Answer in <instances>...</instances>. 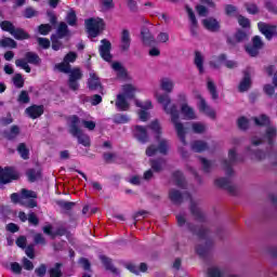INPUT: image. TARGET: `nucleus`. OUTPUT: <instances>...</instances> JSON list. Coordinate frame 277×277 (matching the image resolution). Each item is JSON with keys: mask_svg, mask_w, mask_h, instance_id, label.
I'll list each match as a JSON object with an SVG mask.
<instances>
[{"mask_svg": "<svg viewBox=\"0 0 277 277\" xmlns=\"http://www.w3.org/2000/svg\"><path fill=\"white\" fill-rule=\"evenodd\" d=\"M169 199L173 205H183V200H189L190 213L192 215H194L195 220L201 223L207 222V216H205V213H202L200 208H198L196 201H194V198H192V194H189V192L181 193L180 190L173 188L169 190Z\"/></svg>", "mask_w": 277, "mask_h": 277, "instance_id": "obj_1", "label": "nucleus"}, {"mask_svg": "<svg viewBox=\"0 0 277 277\" xmlns=\"http://www.w3.org/2000/svg\"><path fill=\"white\" fill-rule=\"evenodd\" d=\"M70 123H69V133L72 135V137H77L78 144H81L82 146L90 148L92 146V141L90 140V135L83 133V130L79 128V124H81V119L77 115H72L69 117Z\"/></svg>", "mask_w": 277, "mask_h": 277, "instance_id": "obj_2", "label": "nucleus"}, {"mask_svg": "<svg viewBox=\"0 0 277 277\" xmlns=\"http://www.w3.org/2000/svg\"><path fill=\"white\" fill-rule=\"evenodd\" d=\"M163 111L171 116V121L174 123L177 137H180L182 144L186 146L187 141L185 140V135L187 132L185 131V127L183 126V123L179 122V108H176V105H164Z\"/></svg>", "mask_w": 277, "mask_h": 277, "instance_id": "obj_3", "label": "nucleus"}, {"mask_svg": "<svg viewBox=\"0 0 277 277\" xmlns=\"http://www.w3.org/2000/svg\"><path fill=\"white\" fill-rule=\"evenodd\" d=\"M29 64H32L34 66L40 65V56L35 52H27L25 54V58H17L15 61V66H17V68H22L26 72H31Z\"/></svg>", "mask_w": 277, "mask_h": 277, "instance_id": "obj_4", "label": "nucleus"}, {"mask_svg": "<svg viewBox=\"0 0 277 277\" xmlns=\"http://www.w3.org/2000/svg\"><path fill=\"white\" fill-rule=\"evenodd\" d=\"M0 27L3 31H8L15 38V40H29V34L23 28H16L10 21H3L0 23Z\"/></svg>", "mask_w": 277, "mask_h": 277, "instance_id": "obj_5", "label": "nucleus"}, {"mask_svg": "<svg viewBox=\"0 0 277 277\" xmlns=\"http://www.w3.org/2000/svg\"><path fill=\"white\" fill-rule=\"evenodd\" d=\"M84 25L87 28V31L91 38H96L103 29H105V22L103 19L96 17H91L84 21Z\"/></svg>", "mask_w": 277, "mask_h": 277, "instance_id": "obj_6", "label": "nucleus"}, {"mask_svg": "<svg viewBox=\"0 0 277 277\" xmlns=\"http://www.w3.org/2000/svg\"><path fill=\"white\" fill-rule=\"evenodd\" d=\"M21 179V173L14 170L12 167H5L4 169L0 167V186L9 185L13 181H18Z\"/></svg>", "mask_w": 277, "mask_h": 277, "instance_id": "obj_7", "label": "nucleus"}, {"mask_svg": "<svg viewBox=\"0 0 277 277\" xmlns=\"http://www.w3.org/2000/svg\"><path fill=\"white\" fill-rule=\"evenodd\" d=\"M133 94H135V87L133 84H124L122 93L117 95L116 105H129L130 101H133Z\"/></svg>", "mask_w": 277, "mask_h": 277, "instance_id": "obj_8", "label": "nucleus"}, {"mask_svg": "<svg viewBox=\"0 0 277 277\" xmlns=\"http://www.w3.org/2000/svg\"><path fill=\"white\" fill-rule=\"evenodd\" d=\"M169 144L168 140L163 138L159 141L158 146L155 144L149 145L146 148L145 155L147 157H155L157 153H160V155H168Z\"/></svg>", "mask_w": 277, "mask_h": 277, "instance_id": "obj_9", "label": "nucleus"}, {"mask_svg": "<svg viewBox=\"0 0 277 277\" xmlns=\"http://www.w3.org/2000/svg\"><path fill=\"white\" fill-rule=\"evenodd\" d=\"M228 159L222 160L223 169L225 170L226 176H233L235 174V171L233 170V163L237 161V150L229 149L228 151Z\"/></svg>", "mask_w": 277, "mask_h": 277, "instance_id": "obj_10", "label": "nucleus"}, {"mask_svg": "<svg viewBox=\"0 0 277 277\" xmlns=\"http://www.w3.org/2000/svg\"><path fill=\"white\" fill-rule=\"evenodd\" d=\"M69 80H68V85L70 88V90H79V82L80 79L83 78V72H81V69L79 68H74V69H70L69 72Z\"/></svg>", "mask_w": 277, "mask_h": 277, "instance_id": "obj_11", "label": "nucleus"}, {"mask_svg": "<svg viewBox=\"0 0 277 277\" xmlns=\"http://www.w3.org/2000/svg\"><path fill=\"white\" fill-rule=\"evenodd\" d=\"M222 64H224L226 68H237V62L226 60L225 54H221L217 57L216 62H213V61L210 62V66L215 70H217V68H221Z\"/></svg>", "mask_w": 277, "mask_h": 277, "instance_id": "obj_12", "label": "nucleus"}, {"mask_svg": "<svg viewBox=\"0 0 277 277\" xmlns=\"http://www.w3.org/2000/svg\"><path fill=\"white\" fill-rule=\"evenodd\" d=\"M119 48L122 53L131 51V31L128 29H123L121 32Z\"/></svg>", "mask_w": 277, "mask_h": 277, "instance_id": "obj_13", "label": "nucleus"}, {"mask_svg": "<svg viewBox=\"0 0 277 277\" xmlns=\"http://www.w3.org/2000/svg\"><path fill=\"white\" fill-rule=\"evenodd\" d=\"M141 40L145 47H153L157 44V39H155V36L150 34V29L147 27H143L141 29Z\"/></svg>", "mask_w": 277, "mask_h": 277, "instance_id": "obj_14", "label": "nucleus"}, {"mask_svg": "<svg viewBox=\"0 0 277 277\" xmlns=\"http://www.w3.org/2000/svg\"><path fill=\"white\" fill-rule=\"evenodd\" d=\"M248 34L243 30H238L233 37H227V44L230 47H237L241 42H247Z\"/></svg>", "mask_w": 277, "mask_h": 277, "instance_id": "obj_15", "label": "nucleus"}, {"mask_svg": "<svg viewBox=\"0 0 277 277\" xmlns=\"http://www.w3.org/2000/svg\"><path fill=\"white\" fill-rule=\"evenodd\" d=\"M258 27L261 31V34H263L267 40H272V38H274V36H277V27L276 26H272L269 24H265V23H259Z\"/></svg>", "mask_w": 277, "mask_h": 277, "instance_id": "obj_16", "label": "nucleus"}, {"mask_svg": "<svg viewBox=\"0 0 277 277\" xmlns=\"http://www.w3.org/2000/svg\"><path fill=\"white\" fill-rule=\"evenodd\" d=\"M100 55L105 60V62H109L111 60V42L109 40H102V44L100 45Z\"/></svg>", "mask_w": 277, "mask_h": 277, "instance_id": "obj_17", "label": "nucleus"}, {"mask_svg": "<svg viewBox=\"0 0 277 277\" xmlns=\"http://www.w3.org/2000/svg\"><path fill=\"white\" fill-rule=\"evenodd\" d=\"M212 248H213V240L208 239V240H206L205 246L198 245L196 247V253L198 254V256H200V259H207V256H209V252H211Z\"/></svg>", "mask_w": 277, "mask_h": 277, "instance_id": "obj_18", "label": "nucleus"}, {"mask_svg": "<svg viewBox=\"0 0 277 277\" xmlns=\"http://www.w3.org/2000/svg\"><path fill=\"white\" fill-rule=\"evenodd\" d=\"M252 88V77L250 76V70L243 72V78L238 84L239 92H248Z\"/></svg>", "mask_w": 277, "mask_h": 277, "instance_id": "obj_19", "label": "nucleus"}, {"mask_svg": "<svg viewBox=\"0 0 277 277\" xmlns=\"http://www.w3.org/2000/svg\"><path fill=\"white\" fill-rule=\"evenodd\" d=\"M134 137L137 140V142H141V144H146L148 142V131L144 126H135L134 130Z\"/></svg>", "mask_w": 277, "mask_h": 277, "instance_id": "obj_20", "label": "nucleus"}, {"mask_svg": "<svg viewBox=\"0 0 277 277\" xmlns=\"http://www.w3.org/2000/svg\"><path fill=\"white\" fill-rule=\"evenodd\" d=\"M201 23H202L205 29H207L208 31H212V32L220 31V28H221L220 22L213 17L205 18V19H202Z\"/></svg>", "mask_w": 277, "mask_h": 277, "instance_id": "obj_21", "label": "nucleus"}, {"mask_svg": "<svg viewBox=\"0 0 277 277\" xmlns=\"http://www.w3.org/2000/svg\"><path fill=\"white\" fill-rule=\"evenodd\" d=\"M88 87L89 90L93 91L103 90V84H101V78H98V76L94 71L90 72V77L88 79Z\"/></svg>", "mask_w": 277, "mask_h": 277, "instance_id": "obj_22", "label": "nucleus"}, {"mask_svg": "<svg viewBox=\"0 0 277 277\" xmlns=\"http://www.w3.org/2000/svg\"><path fill=\"white\" fill-rule=\"evenodd\" d=\"M214 185L220 187L221 189H227L229 194L235 193V186L230 184V179L228 177H220L214 181Z\"/></svg>", "mask_w": 277, "mask_h": 277, "instance_id": "obj_23", "label": "nucleus"}, {"mask_svg": "<svg viewBox=\"0 0 277 277\" xmlns=\"http://www.w3.org/2000/svg\"><path fill=\"white\" fill-rule=\"evenodd\" d=\"M186 226L189 233H193V235H197L199 239H207V237L209 236V230L207 228L201 227L198 229V226L193 223H186Z\"/></svg>", "mask_w": 277, "mask_h": 277, "instance_id": "obj_24", "label": "nucleus"}, {"mask_svg": "<svg viewBox=\"0 0 277 277\" xmlns=\"http://www.w3.org/2000/svg\"><path fill=\"white\" fill-rule=\"evenodd\" d=\"M26 114L29 116V118L36 120V118H40V116L44 114V106L30 105L28 108H26Z\"/></svg>", "mask_w": 277, "mask_h": 277, "instance_id": "obj_25", "label": "nucleus"}, {"mask_svg": "<svg viewBox=\"0 0 277 277\" xmlns=\"http://www.w3.org/2000/svg\"><path fill=\"white\" fill-rule=\"evenodd\" d=\"M186 11L190 21V34L196 37L198 36V19H196V14H194V11L189 6L186 8Z\"/></svg>", "mask_w": 277, "mask_h": 277, "instance_id": "obj_26", "label": "nucleus"}, {"mask_svg": "<svg viewBox=\"0 0 277 277\" xmlns=\"http://www.w3.org/2000/svg\"><path fill=\"white\" fill-rule=\"evenodd\" d=\"M159 85L163 92H167V94H171V92L174 91V80L168 77L161 78L159 81Z\"/></svg>", "mask_w": 277, "mask_h": 277, "instance_id": "obj_27", "label": "nucleus"}, {"mask_svg": "<svg viewBox=\"0 0 277 277\" xmlns=\"http://www.w3.org/2000/svg\"><path fill=\"white\" fill-rule=\"evenodd\" d=\"M21 135V128L18 126H12L10 130L3 131V137L9 142L16 140Z\"/></svg>", "mask_w": 277, "mask_h": 277, "instance_id": "obj_28", "label": "nucleus"}, {"mask_svg": "<svg viewBox=\"0 0 277 277\" xmlns=\"http://www.w3.org/2000/svg\"><path fill=\"white\" fill-rule=\"evenodd\" d=\"M172 177L175 181L176 187H180V189H185L187 187V183L185 182V175L181 171H175L172 173Z\"/></svg>", "mask_w": 277, "mask_h": 277, "instance_id": "obj_29", "label": "nucleus"}, {"mask_svg": "<svg viewBox=\"0 0 277 277\" xmlns=\"http://www.w3.org/2000/svg\"><path fill=\"white\" fill-rule=\"evenodd\" d=\"M149 166L151 170L155 172H161L166 166V159L164 158H156L149 160Z\"/></svg>", "mask_w": 277, "mask_h": 277, "instance_id": "obj_30", "label": "nucleus"}, {"mask_svg": "<svg viewBox=\"0 0 277 277\" xmlns=\"http://www.w3.org/2000/svg\"><path fill=\"white\" fill-rule=\"evenodd\" d=\"M100 259L107 272H111V274H119L118 268L114 266V263L110 258L106 255H101Z\"/></svg>", "mask_w": 277, "mask_h": 277, "instance_id": "obj_31", "label": "nucleus"}, {"mask_svg": "<svg viewBox=\"0 0 277 277\" xmlns=\"http://www.w3.org/2000/svg\"><path fill=\"white\" fill-rule=\"evenodd\" d=\"M138 107H142V109L137 113L141 122H147L148 118H150V113H148V109H153V105H138Z\"/></svg>", "mask_w": 277, "mask_h": 277, "instance_id": "obj_32", "label": "nucleus"}, {"mask_svg": "<svg viewBox=\"0 0 277 277\" xmlns=\"http://www.w3.org/2000/svg\"><path fill=\"white\" fill-rule=\"evenodd\" d=\"M276 135H277L276 128H274L272 126L266 127L264 137H265V140H267L269 146H274V138L276 137Z\"/></svg>", "mask_w": 277, "mask_h": 277, "instance_id": "obj_33", "label": "nucleus"}, {"mask_svg": "<svg viewBox=\"0 0 277 277\" xmlns=\"http://www.w3.org/2000/svg\"><path fill=\"white\" fill-rule=\"evenodd\" d=\"M195 66H197L200 75H202L205 72V56H202V53H200L199 51L195 52Z\"/></svg>", "mask_w": 277, "mask_h": 277, "instance_id": "obj_34", "label": "nucleus"}, {"mask_svg": "<svg viewBox=\"0 0 277 277\" xmlns=\"http://www.w3.org/2000/svg\"><path fill=\"white\" fill-rule=\"evenodd\" d=\"M70 34V30H68V25L65 22H61L58 24V27L56 29V38H66Z\"/></svg>", "mask_w": 277, "mask_h": 277, "instance_id": "obj_35", "label": "nucleus"}, {"mask_svg": "<svg viewBox=\"0 0 277 277\" xmlns=\"http://www.w3.org/2000/svg\"><path fill=\"white\" fill-rule=\"evenodd\" d=\"M208 148L209 145L205 141H195L192 143V150L195 153H205Z\"/></svg>", "mask_w": 277, "mask_h": 277, "instance_id": "obj_36", "label": "nucleus"}, {"mask_svg": "<svg viewBox=\"0 0 277 277\" xmlns=\"http://www.w3.org/2000/svg\"><path fill=\"white\" fill-rule=\"evenodd\" d=\"M148 129H151V131L156 133V141L159 142L161 140V124L159 123V120L155 119L151 121Z\"/></svg>", "mask_w": 277, "mask_h": 277, "instance_id": "obj_37", "label": "nucleus"}, {"mask_svg": "<svg viewBox=\"0 0 277 277\" xmlns=\"http://www.w3.org/2000/svg\"><path fill=\"white\" fill-rule=\"evenodd\" d=\"M253 120L256 127H269L271 124L269 117H267V115H261L260 117L253 118Z\"/></svg>", "mask_w": 277, "mask_h": 277, "instance_id": "obj_38", "label": "nucleus"}, {"mask_svg": "<svg viewBox=\"0 0 277 277\" xmlns=\"http://www.w3.org/2000/svg\"><path fill=\"white\" fill-rule=\"evenodd\" d=\"M27 176H28V181H30V183H36V181H38V179H42V171L40 170H36V169H30L27 172Z\"/></svg>", "mask_w": 277, "mask_h": 277, "instance_id": "obj_39", "label": "nucleus"}, {"mask_svg": "<svg viewBox=\"0 0 277 277\" xmlns=\"http://www.w3.org/2000/svg\"><path fill=\"white\" fill-rule=\"evenodd\" d=\"M182 114L188 120H195L196 114L194 113V108L189 107V105H182Z\"/></svg>", "mask_w": 277, "mask_h": 277, "instance_id": "obj_40", "label": "nucleus"}, {"mask_svg": "<svg viewBox=\"0 0 277 277\" xmlns=\"http://www.w3.org/2000/svg\"><path fill=\"white\" fill-rule=\"evenodd\" d=\"M0 47H2V49H16L17 43L14 41V39L6 37L0 40Z\"/></svg>", "mask_w": 277, "mask_h": 277, "instance_id": "obj_41", "label": "nucleus"}, {"mask_svg": "<svg viewBox=\"0 0 277 277\" xmlns=\"http://www.w3.org/2000/svg\"><path fill=\"white\" fill-rule=\"evenodd\" d=\"M62 263H55L54 267L49 269V276L50 277H62L63 273H62Z\"/></svg>", "mask_w": 277, "mask_h": 277, "instance_id": "obj_42", "label": "nucleus"}, {"mask_svg": "<svg viewBox=\"0 0 277 277\" xmlns=\"http://www.w3.org/2000/svg\"><path fill=\"white\" fill-rule=\"evenodd\" d=\"M17 153L21 155L22 159H29V148H27V145L25 143H19L17 146Z\"/></svg>", "mask_w": 277, "mask_h": 277, "instance_id": "obj_43", "label": "nucleus"}, {"mask_svg": "<svg viewBox=\"0 0 277 277\" xmlns=\"http://www.w3.org/2000/svg\"><path fill=\"white\" fill-rule=\"evenodd\" d=\"M111 68L117 72L118 77H127V69L120 63H113Z\"/></svg>", "mask_w": 277, "mask_h": 277, "instance_id": "obj_44", "label": "nucleus"}, {"mask_svg": "<svg viewBox=\"0 0 277 277\" xmlns=\"http://www.w3.org/2000/svg\"><path fill=\"white\" fill-rule=\"evenodd\" d=\"M200 111H202L203 114H206V116H208L209 118H211L212 120H215V110H213L211 108V106L209 105H200L199 106Z\"/></svg>", "mask_w": 277, "mask_h": 277, "instance_id": "obj_45", "label": "nucleus"}, {"mask_svg": "<svg viewBox=\"0 0 277 277\" xmlns=\"http://www.w3.org/2000/svg\"><path fill=\"white\" fill-rule=\"evenodd\" d=\"M51 40H52V49L53 51H60V49H64V43H62V38L55 36V35H52L51 37Z\"/></svg>", "mask_w": 277, "mask_h": 277, "instance_id": "obj_46", "label": "nucleus"}, {"mask_svg": "<svg viewBox=\"0 0 277 277\" xmlns=\"http://www.w3.org/2000/svg\"><path fill=\"white\" fill-rule=\"evenodd\" d=\"M155 96L157 103H159L160 105H170V103H172V100L168 94H156Z\"/></svg>", "mask_w": 277, "mask_h": 277, "instance_id": "obj_47", "label": "nucleus"}, {"mask_svg": "<svg viewBox=\"0 0 277 277\" xmlns=\"http://www.w3.org/2000/svg\"><path fill=\"white\" fill-rule=\"evenodd\" d=\"M55 68L60 70V72H64L65 75H68L70 72V64L66 61H63L61 64H56Z\"/></svg>", "mask_w": 277, "mask_h": 277, "instance_id": "obj_48", "label": "nucleus"}, {"mask_svg": "<svg viewBox=\"0 0 277 277\" xmlns=\"http://www.w3.org/2000/svg\"><path fill=\"white\" fill-rule=\"evenodd\" d=\"M131 120L129 116L122 115V114H117L114 116V122L115 124H127Z\"/></svg>", "mask_w": 277, "mask_h": 277, "instance_id": "obj_49", "label": "nucleus"}, {"mask_svg": "<svg viewBox=\"0 0 277 277\" xmlns=\"http://www.w3.org/2000/svg\"><path fill=\"white\" fill-rule=\"evenodd\" d=\"M75 202L72 201H64L60 200L57 201V206L63 209V211H72V208L75 207Z\"/></svg>", "mask_w": 277, "mask_h": 277, "instance_id": "obj_50", "label": "nucleus"}, {"mask_svg": "<svg viewBox=\"0 0 277 277\" xmlns=\"http://www.w3.org/2000/svg\"><path fill=\"white\" fill-rule=\"evenodd\" d=\"M237 124L240 131H248V127H250V121L246 117H240L238 118Z\"/></svg>", "mask_w": 277, "mask_h": 277, "instance_id": "obj_51", "label": "nucleus"}, {"mask_svg": "<svg viewBox=\"0 0 277 277\" xmlns=\"http://www.w3.org/2000/svg\"><path fill=\"white\" fill-rule=\"evenodd\" d=\"M201 163H202V168H203V172L206 174H209V172H211V168H213V161L208 160L207 158H199Z\"/></svg>", "mask_w": 277, "mask_h": 277, "instance_id": "obj_52", "label": "nucleus"}, {"mask_svg": "<svg viewBox=\"0 0 277 277\" xmlns=\"http://www.w3.org/2000/svg\"><path fill=\"white\" fill-rule=\"evenodd\" d=\"M66 22L70 27L77 26V13H75V11H70L66 16Z\"/></svg>", "mask_w": 277, "mask_h": 277, "instance_id": "obj_53", "label": "nucleus"}, {"mask_svg": "<svg viewBox=\"0 0 277 277\" xmlns=\"http://www.w3.org/2000/svg\"><path fill=\"white\" fill-rule=\"evenodd\" d=\"M28 224H30V226H39L40 219L38 217L36 212L28 213Z\"/></svg>", "mask_w": 277, "mask_h": 277, "instance_id": "obj_54", "label": "nucleus"}, {"mask_svg": "<svg viewBox=\"0 0 277 277\" xmlns=\"http://www.w3.org/2000/svg\"><path fill=\"white\" fill-rule=\"evenodd\" d=\"M13 83L15 88H23L25 85V80L23 79V75L15 74L13 77Z\"/></svg>", "mask_w": 277, "mask_h": 277, "instance_id": "obj_55", "label": "nucleus"}, {"mask_svg": "<svg viewBox=\"0 0 277 277\" xmlns=\"http://www.w3.org/2000/svg\"><path fill=\"white\" fill-rule=\"evenodd\" d=\"M34 241L37 246H47V238L41 233L34 235Z\"/></svg>", "mask_w": 277, "mask_h": 277, "instance_id": "obj_56", "label": "nucleus"}, {"mask_svg": "<svg viewBox=\"0 0 277 277\" xmlns=\"http://www.w3.org/2000/svg\"><path fill=\"white\" fill-rule=\"evenodd\" d=\"M83 103H91L92 105H100V103H103V97L98 94H95L91 98L85 97V101Z\"/></svg>", "mask_w": 277, "mask_h": 277, "instance_id": "obj_57", "label": "nucleus"}, {"mask_svg": "<svg viewBox=\"0 0 277 277\" xmlns=\"http://www.w3.org/2000/svg\"><path fill=\"white\" fill-rule=\"evenodd\" d=\"M22 198H26V199H29V198H32V199H36L38 198V194L34 190H29L27 188H23L22 189Z\"/></svg>", "mask_w": 277, "mask_h": 277, "instance_id": "obj_58", "label": "nucleus"}, {"mask_svg": "<svg viewBox=\"0 0 277 277\" xmlns=\"http://www.w3.org/2000/svg\"><path fill=\"white\" fill-rule=\"evenodd\" d=\"M208 276L209 277H222L224 276V272L220 271L217 267H210L208 268Z\"/></svg>", "mask_w": 277, "mask_h": 277, "instance_id": "obj_59", "label": "nucleus"}, {"mask_svg": "<svg viewBox=\"0 0 277 277\" xmlns=\"http://www.w3.org/2000/svg\"><path fill=\"white\" fill-rule=\"evenodd\" d=\"M225 14H227V16H238L237 6L232 4L225 5Z\"/></svg>", "mask_w": 277, "mask_h": 277, "instance_id": "obj_60", "label": "nucleus"}, {"mask_svg": "<svg viewBox=\"0 0 277 277\" xmlns=\"http://www.w3.org/2000/svg\"><path fill=\"white\" fill-rule=\"evenodd\" d=\"M245 8L249 14H259V6L254 3H245Z\"/></svg>", "mask_w": 277, "mask_h": 277, "instance_id": "obj_61", "label": "nucleus"}, {"mask_svg": "<svg viewBox=\"0 0 277 277\" xmlns=\"http://www.w3.org/2000/svg\"><path fill=\"white\" fill-rule=\"evenodd\" d=\"M35 274L38 277H44L47 276V264H41L39 267L35 269Z\"/></svg>", "mask_w": 277, "mask_h": 277, "instance_id": "obj_62", "label": "nucleus"}, {"mask_svg": "<svg viewBox=\"0 0 277 277\" xmlns=\"http://www.w3.org/2000/svg\"><path fill=\"white\" fill-rule=\"evenodd\" d=\"M192 128H193L194 133H205V131L207 130L205 124L199 123V122L193 123Z\"/></svg>", "mask_w": 277, "mask_h": 277, "instance_id": "obj_63", "label": "nucleus"}, {"mask_svg": "<svg viewBox=\"0 0 277 277\" xmlns=\"http://www.w3.org/2000/svg\"><path fill=\"white\" fill-rule=\"evenodd\" d=\"M208 90H209L212 98H217V91L215 88V83H213V81H211V80L208 81Z\"/></svg>", "mask_w": 277, "mask_h": 277, "instance_id": "obj_64", "label": "nucleus"}]
</instances>
